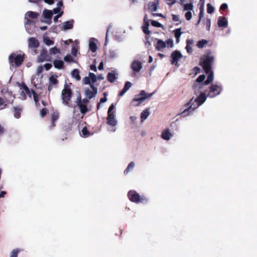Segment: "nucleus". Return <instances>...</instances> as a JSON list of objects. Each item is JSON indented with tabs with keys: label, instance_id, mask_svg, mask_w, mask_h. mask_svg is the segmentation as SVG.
I'll return each mask as SVG.
<instances>
[{
	"label": "nucleus",
	"instance_id": "nucleus-1",
	"mask_svg": "<svg viewBox=\"0 0 257 257\" xmlns=\"http://www.w3.org/2000/svg\"><path fill=\"white\" fill-rule=\"evenodd\" d=\"M207 98L206 94L201 92L195 99L192 98L185 105L186 108L181 113L184 117L193 114L194 111L201 105Z\"/></svg>",
	"mask_w": 257,
	"mask_h": 257
},
{
	"label": "nucleus",
	"instance_id": "nucleus-2",
	"mask_svg": "<svg viewBox=\"0 0 257 257\" xmlns=\"http://www.w3.org/2000/svg\"><path fill=\"white\" fill-rule=\"evenodd\" d=\"M214 60V57L210 55H204L201 58L200 63L206 73L208 74L207 80L204 82L205 85H208L214 79L213 72L211 70V66Z\"/></svg>",
	"mask_w": 257,
	"mask_h": 257
},
{
	"label": "nucleus",
	"instance_id": "nucleus-3",
	"mask_svg": "<svg viewBox=\"0 0 257 257\" xmlns=\"http://www.w3.org/2000/svg\"><path fill=\"white\" fill-rule=\"evenodd\" d=\"M154 92L149 94L145 90L141 91L140 93L136 95L132 101V104L135 106H139L146 99H149L152 97Z\"/></svg>",
	"mask_w": 257,
	"mask_h": 257
},
{
	"label": "nucleus",
	"instance_id": "nucleus-4",
	"mask_svg": "<svg viewBox=\"0 0 257 257\" xmlns=\"http://www.w3.org/2000/svg\"><path fill=\"white\" fill-rule=\"evenodd\" d=\"M72 95L73 93L70 86L67 84H65L61 93L63 103L65 105L69 106V102L71 100Z\"/></svg>",
	"mask_w": 257,
	"mask_h": 257
},
{
	"label": "nucleus",
	"instance_id": "nucleus-5",
	"mask_svg": "<svg viewBox=\"0 0 257 257\" xmlns=\"http://www.w3.org/2000/svg\"><path fill=\"white\" fill-rule=\"evenodd\" d=\"M24 55L25 54H17L15 53H12L9 57L10 64L17 67H20L24 61Z\"/></svg>",
	"mask_w": 257,
	"mask_h": 257
},
{
	"label": "nucleus",
	"instance_id": "nucleus-6",
	"mask_svg": "<svg viewBox=\"0 0 257 257\" xmlns=\"http://www.w3.org/2000/svg\"><path fill=\"white\" fill-rule=\"evenodd\" d=\"M90 101L88 99H82L81 96L77 97V104L79 107L80 112L83 114H85L87 112L90 111L87 107L88 104Z\"/></svg>",
	"mask_w": 257,
	"mask_h": 257
},
{
	"label": "nucleus",
	"instance_id": "nucleus-7",
	"mask_svg": "<svg viewBox=\"0 0 257 257\" xmlns=\"http://www.w3.org/2000/svg\"><path fill=\"white\" fill-rule=\"evenodd\" d=\"M129 199L136 203H142L147 201V199L143 196H141L139 193L134 190H131L127 194Z\"/></svg>",
	"mask_w": 257,
	"mask_h": 257
},
{
	"label": "nucleus",
	"instance_id": "nucleus-8",
	"mask_svg": "<svg viewBox=\"0 0 257 257\" xmlns=\"http://www.w3.org/2000/svg\"><path fill=\"white\" fill-rule=\"evenodd\" d=\"M90 88L85 89L84 92L86 97L85 99H88L89 100L94 97L97 93V88L94 84H91Z\"/></svg>",
	"mask_w": 257,
	"mask_h": 257
},
{
	"label": "nucleus",
	"instance_id": "nucleus-9",
	"mask_svg": "<svg viewBox=\"0 0 257 257\" xmlns=\"http://www.w3.org/2000/svg\"><path fill=\"white\" fill-rule=\"evenodd\" d=\"M222 91V88L220 86L216 84L212 85L209 88V91L208 93V96L210 98H213L218 95Z\"/></svg>",
	"mask_w": 257,
	"mask_h": 257
},
{
	"label": "nucleus",
	"instance_id": "nucleus-10",
	"mask_svg": "<svg viewBox=\"0 0 257 257\" xmlns=\"http://www.w3.org/2000/svg\"><path fill=\"white\" fill-rule=\"evenodd\" d=\"M58 76L53 75L51 76L49 78V85L48 87V91L50 92L53 89V87H57L58 84V80H57Z\"/></svg>",
	"mask_w": 257,
	"mask_h": 257
},
{
	"label": "nucleus",
	"instance_id": "nucleus-11",
	"mask_svg": "<svg viewBox=\"0 0 257 257\" xmlns=\"http://www.w3.org/2000/svg\"><path fill=\"white\" fill-rule=\"evenodd\" d=\"M107 117L103 120L102 124H106L107 125L112 126V104H111L107 111Z\"/></svg>",
	"mask_w": 257,
	"mask_h": 257
},
{
	"label": "nucleus",
	"instance_id": "nucleus-12",
	"mask_svg": "<svg viewBox=\"0 0 257 257\" xmlns=\"http://www.w3.org/2000/svg\"><path fill=\"white\" fill-rule=\"evenodd\" d=\"M42 16L44 18L47 19L46 21H42V22L48 25H50L52 23V17L53 16L52 11L45 9L43 12Z\"/></svg>",
	"mask_w": 257,
	"mask_h": 257
},
{
	"label": "nucleus",
	"instance_id": "nucleus-13",
	"mask_svg": "<svg viewBox=\"0 0 257 257\" xmlns=\"http://www.w3.org/2000/svg\"><path fill=\"white\" fill-rule=\"evenodd\" d=\"M15 98V96L13 94L12 92L7 91L6 92L4 95L3 99L5 100V103H7V105L9 104H13L14 99Z\"/></svg>",
	"mask_w": 257,
	"mask_h": 257
},
{
	"label": "nucleus",
	"instance_id": "nucleus-14",
	"mask_svg": "<svg viewBox=\"0 0 257 257\" xmlns=\"http://www.w3.org/2000/svg\"><path fill=\"white\" fill-rule=\"evenodd\" d=\"M182 57V55L179 51H175L171 54L172 64L178 65L179 60Z\"/></svg>",
	"mask_w": 257,
	"mask_h": 257
},
{
	"label": "nucleus",
	"instance_id": "nucleus-15",
	"mask_svg": "<svg viewBox=\"0 0 257 257\" xmlns=\"http://www.w3.org/2000/svg\"><path fill=\"white\" fill-rule=\"evenodd\" d=\"M28 46L30 48L36 49L39 47L40 43L37 38L30 37L28 39Z\"/></svg>",
	"mask_w": 257,
	"mask_h": 257
},
{
	"label": "nucleus",
	"instance_id": "nucleus-16",
	"mask_svg": "<svg viewBox=\"0 0 257 257\" xmlns=\"http://www.w3.org/2000/svg\"><path fill=\"white\" fill-rule=\"evenodd\" d=\"M172 137V135L169 129L164 130L161 133V138L164 140L169 141Z\"/></svg>",
	"mask_w": 257,
	"mask_h": 257
},
{
	"label": "nucleus",
	"instance_id": "nucleus-17",
	"mask_svg": "<svg viewBox=\"0 0 257 257\" xmlns=\"http://www.w3.org/2000/svg\"><path fill=\"white\" fill-rule=\"evenodd\" d=\"M48 51L46 49H43L41 52V53L38 57V61L42 62L45 60H49L47 58L48 57Z\"/></svg>",
	"mask_w": 257,
	"mask_h": 257
},
{
	"label": "nucleus",
	"instance_id": "nucleus-18",
	"mask_svg": "<svg viewBox=\"0 0 257 257\" xmlns=\"http://www.w3.org/2000/svg\"><path fill=\"white\" fill-rule=\"evenodd\" d=\"M14 112V117L16 118H19L21 116V112L23 110V108L21 106H15L12 108Z\"/></svg>",
	"mask_w": 257,
	"mask_h": 257
},
{
	"label": "nucleus",
	"instance_id": "nucleus-19",
	"mask_svg": "<svg viewBox=\"0 0 257 257\" xmlns=\"http://www.w3.org/2000/svg\"><path fill=\"white\" fill-rule=\"evenodd\" d=\"M217 24L219 27L226 28L228 26V21L225 17H219L218 20Z\"/></svg>",
	"mask_w": 257,
	"mask_h": 257
},
{
	"label": "nucleus",
	"instance_id": "nucleus-20",
	"mask_svg": "<svg viewBox=\"0 0 257 257\" xmlns=\"http://www.w3.org/2000/svg\"><path fill=\"white\" fill-rule=\"evenodd\" d=\"M155 47L158 51H163V49L166 48V42L162 40H158Z\"/></svg>",
	"mask_w": 257,
	"mask_h": 257
},
{
	"label": "nucleus",
	"instance_id": "nucleus-21",
	"mask_svg": "<svg viewBox=\"0 0 257 257\" xmlns=\"http://www.w3.org/2000/svg\"><path fill=\"white\" fill-rule=\"evenodd\" d=\"M159 0H156V2H150L148 5V9L150 11L156 12L158 10Z\"/></svg>",
	"mask_w": 257,
	"mask_h": 257
},
{
	"label": "nucleus",
	"instance_id": "nucleus-22",
	"mask_svg": "<svg viewBox=\"0 0 257 257\" xmlns=\"http://www.w3.org/2000/svg\"><path fill=\"white\" fill-rule=\"evenodd\" d=\"M142 68V63L139 61H135L132 64V68L134 71L139 72Z\"/></svg>",
	"mask_w": 257,
	"mask_h": 257
},
{
	"label": "nucleus",
	"instance_id": "nucleus-23",
	"mask_svg": "<svg viewBox=\"0 0 257 257\" xmlns=\"http://www.w3.org/2000/svg\"><path fill=\"white\" fill-rule=\"evenodd\" d=\"M39 16V14L38 13L33 11H28L25 14V19H27V18H29L35 19H37Z\"/></svg>",
	"mask_w": 257,
	"mask_h": 257
},
{
	"label": "nucleus",
	"instance_id": "nucleus-24",
	"mask_svg": "<svg viewBox=\"0 0 257 257\" xmlns=\"http://www.w3.org/2000/svg\"><path fill=\"white\" fill-rule=\"evenodd\" d=\"M204 83L195 82L193 85L194 92L195 94L199 93L200 90L202 89Z\"/></svg>",
	"mask_w": 257,
	"mask_h": 257
},
{
	"label": "nucleus",
	"instance_id": "nucleus-25",
	"mask_svg": "<svg viewBox=\"0 0 257 257\" xmlns=\"http://www.w3.org/2000/svg\"><path fill=\"white\" fill-rule=\"evenodd\" d=\"M73 20L68 21L63 24V30H67L71 29L73 27Z\"/></svg>",
	"mask_w": 257,
	"mask_h": 257
},
{
	"label": "nucleus",
	"instance_id": "nucleus-26",
	"mask_svg": "<svg viewBox=\"0 0 257 257\" xmlns=\"http://www.w3.org/2000/svg\"><path fill=\"white\" fill-rule=\"evenodd\" d=\"M150 114V112L149 108L146 109L143 111L141 114V119L142 122L145 120Z\"/></svg>",
	"mask_w": 257,
	"mask_h": 257
},
{
	"label": "nucleus",
	"instance_id": "nucleus-27",
	"mask_svg": "<svg viewBox=\"0 0 257 257\" xmlns=\"http://www.w3.org/2000/svg\"><path fill=\"white\" fill-rule=\"evenodd\" d=\"M54 67L58 69H61L64 68V62L62 60H55L53 61Z\"/></svg>",
	"mask_w": 257,
	"mask_h": 257
},
{
	"label": "nucleus",
	"instance_id": "nucleus-28",
	"mask_svg": "<svg viewBox=\"0 0 257 257\" xmlns=\"http://www.w3.org/2000/svg\"><path fill=\"white\" fill-rule=\"evenodd\" d=\"M174 33L176 38V43H179L180 42V38L182 35L181 29L179 28L175 30Z\"/></svg>",
	"mask_w": 257,
	"mask_h": 257
},
{
	"label": "nucleus",
	"instance_id": "nucleus-29",
	"mask_svg": "<svg viewBox=\"0 0 257 257\" xmlns=\"http://www.w3.org/2000/svg\"><path fill=\"white\" fill-rule=\"evenodd\" d=\"M132 83L130 82H126L125 83L124 86L122 90V91L120 92L119 95L122 96L131 87Z\"/></svg>",
	"mask_w": 257,
	"mask_h": 257
},
{
	"label": "nucleus",
	"instance_id": "nucleus-30",
	"mask_svg": "<svg viewBox=\"0 0 257 257\" xmlns=\"http://www.w3.org/2000/svg\"><path fill=\"white\" fill-rule=\"evenodd\" d=\"M135 166V162H133V161L131 162L128 164V165L127 168H126V169L124 170V173L125 174H128L130 171H132L134 169Z\"/></svg>",
	"mask_w": 257,
	"mask_h": 257
},
{
	"label": "nucleus",
	"instance_id": "nucleus-31",
	"mask_svg": "<svg viewBox=\"0 0 257 257\" xmlns=\"http://www.w3.org/2000/svg\"><path fill=\"white\" fill-rule=\"evenodd\" d=\"M71 75L73 78H75L78 81L81 79V77L79 75V71L78 69H74L71 72Z\"/></svg>",
	"mask_w": 257,
	"mask_h": 257
},
{
	"label": "nucleus",
	"instance_id": "nucleus-32",
	"mask_svg": "<svg viewBox=\"0 0 257 257\" xmlns=\"http://www.w3.org/2000/svg\"><path fill=\"white\" fill-rule=\"evenodd\" d=\"M81 133H82V136L85 138L88 137L89 136H90L91 135L90 132L88 130L86 126H85L82 128V129L81 130Z\"/></svg>",
	"mask_w": 257,
	"mask_h": 257
},
{
	"label": "nucleus",
	"instance_id": "nucleus-33",
	"mask_svg": "<svg viewBox=\"0 0 257 257\" xmlns=\"http://www.w3.org/2000/svg\"><path fill=\"white\" fill-rule=\"evenodd\" d=\"M43 41L45 44L48 46H50L54 44V41L50 40L48 37H44Z\"/></svg>",
	"mask_w": 257,
	"mask_h": 257
},
{
	"label": "nucleus",
	"instance_id": "nucleus-34",
	"mask_svg": "<svg viewBox=\"0 0 257 257\" xmlns=\"http://www.w3.org/2000/svg\"><path fill=\"white\" fill-rule=\"evenodd\" d=\"M19 248H16L12 250L11 253L10 257H18V253L21 251Z\"/></svg>",
	"mask_w": 257,
	"mask_h": 257
},
{
	"label": "nucleus",
	"instance_id": "nucleus-35",
	"mask_svg": "<svg viewBox=\"0 0 257 257\" xmlns=\"http://www.w3.org/2000/svg\"><path fill=\"white\" fill-rule=\"evenodd\" d=\"M49 53L50 55H55L60 53V50L55 46L50 49Z\"/></svg>",
	"mask_w": 257,
	"mask_h": 257
},
{
	"label": "nucleus",
	"instance_id": "nucleus-36",
	"mask_svg": "<svg viewBox=\"0 0 257 257\" xmlns=\"http://www.w3.org/2000/svg\"><path fill=\"white\" fill-rule=\"evenodd\" d=\"M89 48L92 52H95L97 50V46L95 43L91 42L89 43Z\"/></svg>",
	"mask_w": 257,
	"mask_h": 257
},
{
	"label": "nucleus",
	"instance_id": "nucleus-37",
	"mask_svg": "<svg viewBox=\"0 0 257 257\" xmlns=\"http://www.w3.org/2000/svg\"><path fill=\"white\" fill-rule=\"evenodd\" d=\"M59 117V114L58 112H54L52 114L51 121L52 122H55Z\"/></svg>",
	"mask_w": 257,
	"mask_h": 257
},
{
	"label": "nucleus",
	"instance_id": "nucleus-38",
	"mask_svg": "<svg viewBox=\"0 0 257 257\" xmlns=\"http://www.w3.org/2000/svg\"><path fill=\"white\" fill-rule=\"evenodd\" d=\"M89 77L90 78V81L92 84H94V83L97 81L96 76L94 73L90 72L89 73Z\"/></svg>",
	"mask_w": 257,
	"mask_h": 257
},
{
	"label": "nucleus",
	"instance_id": "nucleus-39",
	"mask_svg": "<svg viewBox=\"0 0 257 257\" xmlns=\"http://www.w3.org/2000/svg\"><path fill=\"white\" fill-rule=\"evenodd\" d=\"M193 9V5L192 4H187L184 5V10L191 11Z\"/></svg>",
	"mask_w": 257,
	"mask_h": 257
},
{
	"label": "nucleus",
	"instance_id": "nucleus-40",
	"mask_svg": "<svg viewBox=\"0 0 257 257\" xmlns=\"http://www.w3.org/2000/svg\"><path fill=\"white\" fill-rule=\"evenodd\" d=\"M208 43L207 41L205 40H202L199 41L197 44L198 48H202L204 47V45Z\"/></svg>",
	"mask_w": 257,
	"mask_h": 257
},
{
	"label": "nucleus",
	"instance_id": "nucleus-41",
	"mask_svg": "<svg viewBox=\"0 0 257 257\" xmlns=\"http://www.w3.org/2000/svg\"><path fill=\"white\" fill-rule=\"evenodd\" d=\"M207 7V12L208 14H211L214 12V8L210 4H208Z\"/></svg>",
	"mask_w": 257,
	"mask_h": 257
},
{
	"label": "nucleus",
	"instance_id": "nucleus-42",
	"mask_svg": "<svg viewBox=\"0 0 257 257\" xmlns=\"http://www.w3.org/2000/svg\"><path fill=\"white\" fill-rule=\"evenodd\" d=\"M165 42L166 44V47L170 48H173V47L174 46V43H173V41L172 39H169Z\"/></svg>",
	"mask_w": 257,
	"mask_h": 257
},
{
	"label": "nucleus",
	"instance_id": "nucleus-43",
	"mask_svg": "<svg viewBox=\"0 0 257 257\" xmlns=\"http://www.w3.org/2000/svg\"><path fill=\"white\" fill-rule=\"evenodd\" d=\"M204 3H201V6L200 8V13H199V17H200V20H201V19L204 16Z\"/></svg>",
	"mask_w": 257,
	"mask_h": 257
},
{
	"label": "nucleus",
	"instance_id": "nucleus-44",
	"mask_svg": "<svg viewBox=\"0 0 257 257\" xmlns=\"http://www.w3.org/2000/svg\"><path fill=\"white\" fill-rule=\"evenodd\" d=\"M82 82L84 84H89L90 86L91 84H92L89 76L88 77H85L83 78Z\"/></svg>",
	"mask_w": 257,
	"mask_h": 257
},
{
	"label": "nucleus",
	"instance_id": "nucleus-45",
	"mask_svg": "<svg viewBox=\"0 0 257 257\" xmlns=\"http://www.w3.org/2000/svg\"><path fill=\"white\" fill-rule=\"evenodd\" d=\"M205 78V76L204 74L201 75L197 78L196 82L201 83L204 81Z\"/></svg>",
	"mask_w": 257,
	"mask_h": 257
},
{
	"label": "nucleus",
	"instance_id": "nucleus-46",
	"mask_svg": "<svg viewBox=\"0 0 257 257\" xmlns=\"http://www.w3.org/2000/svg\"><path fill=\"white\" fill-rule=\"evenodd\" d=\"M149 26L145 24L142 27L143 31L146 34H149L150 33V31L148 29Z\"/></svg>",
	"mask_w": 257,
	"mask_h": 257
},
{
	"label": "nucleus",
	"instance_id": "nucleus-47",
	"mask_svg": "<svg viewBox=\"0 0 257 257\" xmlns=\"http://www.w3.org/2000/svg\"><path fill=\"white\" fill-rule=\"evenodd\" d=\"M64 60L66 62H72L73 61V58L70 55H67L66 56H65L64 58Z\"/></svg>",
	"mask_w": 257,
	"mask_h": 257
},
{
	"label": "nucleus",
	"instance_id": "nucleus-48",
	"mask_svg": "<svg viewBox=\"0 0 257 257\" xmlns=\"http://www.w3.org/2000/svg\"><path fill=\"white\" fill-rule=\"evenodd\" d=\"M151 24L152 25V26L158 28H160L162 27V24H161L160 23L156 21H152Z\"/></svg>",
	"mask_w": 257,
	"mask_h": 257
},
{
	"label": "nucleus",
	"instance_id": "nucleus-49",
	"mask_svg": "<svg viewBox=\"0 0 257 257\" xmlns=\"http://www.w3.org/2000/svg\"><path fill=\"white\" fill-rule=\"evenodd\" d=\"M185 18L188 20L189 21L192 18V13L191 11H188L185 14Z\"/></svg>",
	"mask_w": 257,
	"mask_h": 257
},
{
	"label": "nucleus",
	"instance_id": "nucleus-50",
	"mask_svg": "<svg viewBox=\"0 0 257 257\" xmlns=\"http://www.w3.org/2000/svg\"><path fill=\"white\" fill-rule=\"evenodd\" d=\"M166 4L170 6H172L176 3V0H165Z\"/></svg>",
	"mask_w": 257,
	"mask_h": 257
},
{
	"label": "nucleus",
	"instance_id": "nucleus-51",
	"mask_svg": "<svg viewBox=\"0 0 257 257\" xmlns=\"http://www.w3.org/2000/svg\"><path fill=\"white\" fill-rule=\"evenodd\" d=\"M63 14V12H61L60 13H59L57 16H55L54 18V22L55 23H57L58 22V19L61 17Z\"/></svg>",
	"mask_w": 257,
	"mask_h": 257
},
{
	"label": "nucleus",
	"instance_id": "nucleus-52",
	"mask_svg": "<svg viewBox=\"0 0 257 257\" xmlns=\"http://www.w3.org/2000/svg\"><path fill=\"white\" fill-rule=\"evenodd\" d=\"M130 120H131L132 123H134V124L137 123V119H138L137 116H131L130 117Z\"/></svg>",
	"mask_w": 257,
	"mask_h": 257
},
{
	"label": "nucleus",
	"instance_id": "nucleus-53",
	"mask_svg": "<svg viewBox=\"0 0 257 257\" xmlns=\"http://www.w3.org/2000/svg\"><path fill=\"white\" fill-rule=\"evenodd\" d=\"M3 105H4V108H6L8 106L7 104L5 103L3 98L0 97V106Z\"/></svg>",
	"mask_w": 257,
	"mask_h": 257
},
{
	"label": "nucleus",
	"instance_id": "nucleus-54",
	"mask_svg": "<svg viewBox=\"0 0 257 257\" xmlns=\"http://www.w3.org/2000/svg\"><path fill=\"white\" fill-rule=\"evenodd\" d=\"M34 95H33V98L34 99V101L37 103L39 100V96L38 94L36 92H34Z\"/></svg>",
	"mask_w": 257,
	"mask_h": 257
},
{
	"label": "nucleus",
	"instance_id": "nucleus-55",
	"mask_svg": "<svg viewBox=\"0 0 257 257\" xmlns=\"http://www.w3.org/2000/svg\"><path fill=\"white\" fill-rule=\"evenodd\" d=\"M48 112V109L46 108H44L41 110V115L44 117Z\"/></svg>",
	"mask_w": 257,
	"mask_h": 257
},
{
	"label": "nucleus",
	"instance_id": "nucleus-56",
	"mask_svg": "<svg viewBox=\"0 0 257 257\" xmlns=\"http://www.w3.org/2000/svg\"><path fill=\"white\" fill-rule=\"evenodd\" d=\"M77 49L75 47H73L71 49V54L74 56H76L77 55Z\"/></svg>",
	"mask_w": 257,
	"mask_h": 257
},
{
	"label": "nucleus",
	"instance_id": "nucleus-57",
	"mask_svg": "<svg viewBox=\"0 0 257 257\" xmlns=\"http://www.w3.org/2000/svg\"><path fill=\"white\" fill-rule=\"evenodd\" d=\"M21 88L24 89L25 92L28 91L29 89L24 82L22 83Z\"/></svg>",
	"mask_w": 257,
	"mask_h": 257
},
{
	"label": "nucleus",
	"instance_id": "nucleus-58",
	"mask_svg": "<svg viewBox=\"0 0 257 257\" xmlns=\"http://www.w3.org/2000/svg\"><path fill=\"white\" fill-rule=\"evenodd\" d=\"M144 21L145 24H146L147 25H150V20L148 19V18L147 15L145 16L144 19Z\"/></svg>",
	"mask_w": 257,
	"mask_h": 257
},
{
	"label": "nucleus",
	"instance_id": "nucleus-59",
	"mask_svg": "<svg viewBox=\"0 0 257 257\" xmlns=\"http://www.w3.org/2000/svg\"><path fill=\"white\" fill-rule=\"evenodd\" d=\"M107 79L110 82L112 83V72L108 74Z\"/></svg>",
	"mask_w": 257,
	"mask_h": 257
},
{
	"label": "nucleus",
	"instance_id": "nucleus-60",
	"mask_svg": "<svg viewBox=\"0 0 257 257\" xmlns=\"http://www.w3.org/2000/svg\"><path fill=\"white\" fill-rule=\"evenodd\" d=\"M211 26V20L210 19H207V30L210 31Z\"/></svg>",
	"mask_w": 257,
	"mask_h": 257
},
{
	"label": "nucleus",
	"instance_id": "nucleus-61",
	"mask_svg": "<svg viewBox=\"0 0 257 257\" xmlns=\"http://www.w3.org/2000/svg\"><path fill=\"white\" fill-rule=\"evenodd\" d=\"M52 67V65L50 63H46L44 65V68L46 70H50Z\"/></svg>",
	"mask_w": 257,
	"mask_h": 257
},
{
	"label": "nucleus",
	"instance_id": "nucleus-62",
	"mask_svg": "<svg viewBox=\"0 0 257 257\" xmlns=\"http://www.w3.org/2000/svg\"><path fill=\"white\" fill-rule=\"evenodd\" d=\"M185 48L188 53H191L192 52V49L190 46L187 45Z\"/></svg>",
	"mask_w": 257,
	"mask_h": 257
},
{
	"label": "nucleus",
	"instance_id": "nucleus-63",
	"mask_svg": "<svg viewBox=\"0 0 257 257\" xmlns=\"http://www.w3.org/2000/svg\"><path fill=\"white\" fill-rule=\"evenodd\" d=\"M173 20L175 22H178L179 21L178 16L175 15H172Z\"/></svg>",
	"mask_w": 257,
	"mask_h": 257
},
{
	"label": "nucleus",
	"instance_id": "nucleus-64",
	"mask_svg": "<svg viewBox=\"0 0 257 257\" xmlns=\"http://www.w3.org/2000/svg\"><path fill=\"white\" fill-rule=\"evenodd\" d=\"M228 7V5L227 4H225V3H224L223 4H222V5L220 7V9L221 10H225V9H226Z\"/></svg>",
	"mask_w": 257,
	"mask_h": 257
}]
</instances>
